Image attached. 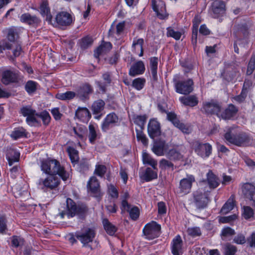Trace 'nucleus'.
<instances>
[{
  "label": "nucleus",
  "mask_w": 255,
  "mask_h": 255,
  "mask_svg": "<svg viewBox=\"0 0 255 255\" xmlns=\"http://www.w3.org/2000/svg\"><path fill=\"white\" fill-rule=\"evenodd\" d=\"M233 127L226 128L224 135V138L228 144H233L237 146H248L252 144V138L249 134L242 132L238 134L233 132Z\"/></svg>",
  "instance_id": "nucleus-1"
},
{
  "label": "nucleus",
  "mask_w": 255,
  "mask_h": 255,
  "mask_svg": "<svg viewBox=\"0 0 255 255\" xmlns=\"http://www.w3.org/2000/svg\"><path fill=\"white\" fill-rule=\"evenodd\" d=\"M89 209L85 204H77L74 200L68 198L66 200V209L59 213L62 218L67 215L68 218L78 216L80 219H84L87 215Z\"/></svg>",
  "instance_id": "nucleus-2"
},
{
  "label": "nucleus",
  "mask_w": 255,
  "mask_h": 255,
  "mask_svg": "<svg viewBox=\"0 0 255 255\" xmlns=\"http://www.w3.org/2000/svg\"><path fill=\"white\" fill-rule=\"evenodd\" d=\"M41 169L43 172L50 175H59L63 181L69 178V173L62 166L59 161L55 159H47L42 161Z\"/></svg>",
  "instance_id": "nucleus-3"
},
{
  "label": "nucleus",
  "mask_w": 255,
  "mask_h": 255,
  "mask_svg": "<svg viewBox=\"0 0 255 255\" xmlns=\"http://www.w3.org/2000/svg\"><path fill=\"white\" fill-rule=\"evenodd\" d=\"M61 181L56 175H50L46 178H40L36 182L37 185L41 189L45 192L52 191V193L56 194L59 191V186Z\"/></svg>",
  "instance_id": "nucleus-4"
},
{
  "label": "nucleus",
  "mask_w": 255,
  "mask_h": 255,
  "mask_svg": "<svg viewBox=\"0 0 255 255\" xmlns=\"http://www.w3.org/2000/svg\"><path fill=\"white\" fill-rule=\"evenodd\" d=\"M96 236V231L94 228L85 227L81 231L75 233L76 238L79 240L84 247H90L89 244L93 242Z\"/></svg>",
  "instance_id": "nucleus-5"
},
{
  "label": "nucleus",
  "mask_w": 255,
  "mask_h": 255,
  "mask_svg": "<svg viewBox=\"0 0 255 255\" xmlns=\"http://www.w3.org/2000/svg\"><path fill=\"white\" fill-rule=\"evenodd\" d=\"M192 203L199 210L206 208L210 202L209 193L202 189H199L194 191L192 193Z\"/></svg>",
  "instance_id": "nucleus-6"
},
{
  "label": "nucleus",
  "mask_w": 255,
  "mask_h": 255,
  "mask_svg": "<svg viewBox=\"0 0 255 255\" xmlns=\"http://www.w3.org/2000/svg\"><path fill=\"white\" fill-rule=\"evenodd\" d=\"M173 82L175 91L178 93L188 95L193 90L194 82L191 79L184 81H178L174 79Z\"/></svg>",
  "instance_id": "nucleus-7"
},
{
  "label": "nucleus",
  "mask_w": 255,
  "mask_h": 255,
  "mask_svg": "<svg viewBox=\"0 0 255 255\" xmlns=\"http://www.w3.org/2000/svg\"><path fill=\"white\" fill-rule=\"evenodd\" d=\"M192 146L195 152L202 158L208 157L212 153V147L209 143L195 140L192 142Z\"/></svg>",
  "instance_id": "nucleus-8"
},
{
  "label": "nucleus",
  "mask_w": 255,
  "mask_h": 255,
  "mask_svg": "<svg viewBox=\"0 0 255 255\" xmlns=\"http://www.w3.org/2000/svg\"><path fill=\"white\" fill-rule=\"evenodd\" d=\"M161 231V226L155 221L146 224L143 229V233L146 239H153L158 237Z\"/></svg>",
  "instance_id": "nucleus-9"
},
{
  "label": "nucleus",
  "mask_w": 255,
  "mask_h": 255,
  "mask_svg": "<svg viewBox=\"0 0 255 255\" xmlns=\"http://www.w3.org/2000/svg\"><path fill=\"white\" fill-rule=\"evenodd\" d=\"M195 181V179L193 175H187L186 178L180 180L179 186L177 188V193L181 195L187 194L190 192L192 183Z\"/></svg>",
  "instance_id": "nucleus-10"
},
{
  "label": "nucleus",
  "mask_w": 255,
  "mask_h": 255,
  "mask_svg": "<svg viewBox=\"0 0 255 255\" xmlns=\"http://www.w3.org/2000/svg\"><path fill=\"white\" fill-rule=\"evenodd\" d=\"M221 110V106L217 102L211 100L209 102H205L203 103V106L201 111L207 115H216L218 117Z\"/></svg>",
  "instance_id": "nucleus-11"
},
{
  "label": "nucleus",
  "mask_w": 255,
  "mask_h": 255,
  "mask_svg": "<svg viewBox=\"0 0 255 255\" xmlns=\"http://www.w3.org/2000/svg\"><path fill=\"white\" fill-rule=\"evenodd\" d=\"M119 124V118L114 112L108 114L101 124V129L106 132L111 128L118 126Z\"/></svg>",
  "instance_id": "nucleus-12"
},
{
  "label": "nucleus",
  "mask_w": 255,
  "mask_h": 255,
  "mask_svg": "<svg viewBox=\"0 0 255 255\" xmlns=\"http://www.w3.org/2000/svg\"><path fill=\"white\" fill-rule=\"evenodd\" d=\"M167 119L171 122L172 124L177 128L179 129L182 132L189 134L191 132L189 126L180 122L178 118L177 115L174 112L167 113Z\"/></svg>",
  "instance_id": "nucleus-13"
},
{
  "label": "nucleus",
  "mask_w": 255,
  "mask_h": 255,
  "mask_svg": "<svg viewBox=\"0 0 255 255\" xmlns=\"http://www.w3.org/2000/svg\"><path fill=\"white\" fill-rule=\"evenodd\" d=\"M153 10L155 12L157 16L160 19L167 18L168 14L165 8V4L162 0H151Z\"/></svg>",
  "instance_id": "nucleus-14"
},
{
  "label": "nucleus",
  "mask_w": 255,
  "mask_h": 255,
  "mask_svg": "<svg viewBox=\"0 0 255 255\" xmlns=\"http://www.w3.org/2000/svg\"><path fill=\"white\" fill-rule=\"evenodd\" d=\"M168 147V144L164 139L158 138L154 141L152 151L157 156H163Z\"/></svg>",
  "instance_id": "nucleus-15"
},
{
  "label": "nucleus",
  "mask_w": 255,
  "mask_h": 255,
  "mask_svg": "<svg viewBox=\"0 0 255 255\" xmlns=\"http://www.w3.org/2000/svg\"><path fill=\"white\" fill-rule=\"evenodd\" d=\"M55 21L59 26L67 27L73 23V17L69 12L61 11L57 14L55 17Z\"/></svg>",
  "instance_id": "nucleus-16"
},
{
  "label": "nucleus",
  "mask_w": 255,
  "mask_h": 255,
  "mask_svg": "<svg viewBox=\"0 0 255 255\" xmlns=\"http://www.w3.org/2000/svg\"><path fill=\"white\" fill-rule=\"evenodd\" d=\"M147 131L152 139L160 135L161 131L160 123L155 119H150L148 124Z\"/></svg>",
  "instance_id": "nucleus-17"
},
{
  "label": "nucleus",
  "mask_w": 255,
  "mask_h": 255,
  "mask_svg": "<svg viewBox=\"0 0 255 255\" xmlns=\"http://www.w3.org/2000/svg\"><path fill=\"white\" fill-rule=\"evenodd\" d=\"M93 92L92 86L89 83L81 85L76 91V95L81 100L85 101L89 99V95Z\"/></svg>",
  "instance_id": "nucleus-18"
},
{
  "label": "nucleus",
  "mask_w": 255,
  "mask_h": 255,
  "mask_svg": "<svg viewBox=\"0 0 255 255\" xmlns=\"http://www.w3.org/2000/svg\"><path fill=\"white\" fill-rule=\"evenodd\" d=\"M213 0L211 5L212 11L211 15L214 18H218L225 12V3L222 0Z\"/></svg>",
  "instance_id": "nucleus-19"
},
{
  "label": "nucleus",
  "mask_w": 255,
  "mask_h": 255,
  "mask_svg": "<svg viewBox=\"0 0 255 255\" xmlns=\"http://www.w3.org/2000/svg\"><path fill=\"white\" fill-rule=\"evenodd\" d=\"M239 111L238 108L234 105L230 104L222 112H220L219 118L224 120H231L234 118Z\"/></svg>",
  "instance_id": "nucleus-20"
},
{
  "label": "nucleus",
  "mask_w": 255,
  "mask_h": 255,
  "mask_svg": "<svg viewBox=\"0 0 255 255\" xmlns=\"http://www.w3.org/2000/svg\"><path fill=\"white\" fill-rule=\"evenodd\" d=\"M171 251L173 255H182L183 254V241L179 235L176 236L171 244Z\"/></svg>",
  "instance_id": "nucleus-21"
},
{
  "label": "nucleus",
  "mask_w": 255,
  "mask_h": 255,
  "mask_svg": "<svg viewBox=\"0 0 255 255\" xmlns=\"http://www.w3.org/2000/svg\"><path fill=\"white\" fill-rule=\"evenodd\" d=\"M242 191L246 198L255 201V186L254 185L250 183H244L242 186Z\"/></svg>",
  "instance_id": "nucleus-22"
},
{
  "label": "nucleus",
  "mask_w": 255,
  "mask_h": 255,
  "mask_svg": "<svg viewBox=\"0 0 255 255\" xmlns=\"http://www.w3.org/2000/svg\"><path fill=\"white\" fill-rule=\"evenodd\" d=\"M87 188L95 196L99 197L101 196L100 183L97 178L95 176H92L87 183Z\"/></svg>",
  "instance_id": "nucleus-23"
},
{
  "label": "nucleus",
  "mask_w": 255,
  "mask_h": 255,
  "mask_svg": "<svg viewBox=\"0 0 255 255\" xmlns=\"http://www.w3.org/2000/svg\"><path fill=\"white\" fill-rule=\"evenodd\" d=\"M105 103L101 99L95 101L92 104L91 109L93 115H96L95 118L100 119L102 116V112L105 108Z\"/></svg>",
  "instance_id": "nucleus-24"
},
{
  "label": "nucleus",
  "mask_w": 255,
  "mask_h": 255,
  "mask_svg": "<svg viewBox=\"0 0 255 255\" xmlns=\"http://www.w3.org/2000/svg\"><path fill=\"white\" fill-rule=\"evenodd\" d=\"M145 66L142 61H138L134 63L130 68L129 75L134 77L136 75H140L145 71Z\"/></svg>",
  "instance_id": "nucleus-25"
},
{
  "label": "nucleus",
  "mask_w": 255,
  "mask_h": 255,
  "mask_svg": "<svg viewBox=\"0 0 255 255\" xmlns=\"http://www.w3.org/2000/svg\"><path fill=\"white\" fill-rule=\"evenodd\" d=\"M16 81L15 73L9 70H6L2 73L1 82L5 85Z\"/></svg>",
  "instance_id": "nucleus-26"
},
{
  "label": "nucleus",
  "mask_w": 255,
  "mask_h": 255,
  "mask_svg": "<svg viewBox=\"0 0 255 255\" xmlns=\"http://www.w3.org/2000/svg\"><path fill=\"white\" fill-rule=\"evenodd\" d=\"M75 117L84 122L91 118V114L87 108L78 107L75 112Z\"/></svg>",
  "instance_id": "nucleus-27"
},
{
  "label": "nucleus",
  "mask_w": 255,
  "mask_h": 255,
  "mask_svg": "<svg viewBox=\"0 0 255 255\" xmlns=\"http://www.w3.org/2000/svg\"><path fill=\"white\" fill-rule=\"evenodd\" d=\"M180 102L185 106L193 107L198 105V99L195 95L183 96L179 98Z\"/></svg>",
  "instance_id": "nucleus-28"
},
{
  "label": "nucleus",
  "mask_w": 255,
  "mask_h": 255,
  "mask_svg": "<svg viewBox=\"0 0 255 255\" xmlns=\"http://www.w3.org/2000/svg\"><path fill=\"white\" fill-rule=\"evenodd\" d=\"M20 21L26 23L30 25H37L38 24L40 20L35 15H31L29 13H24L20 17Z\"/></svg>",
  "instance_id": "nucleus-29"
},
{
  "label": "nucleus",
  "mask_w": 255,
  "mask_h": 255,
  "mask_svg": "<svg viewBox=\"0 0 255 255\" xmlns=\"http://www.w3.org/2000/svg\"><path fill=\"white\" fill-rule=\"evenodd\" d=\"M144 39L143 38H134L133 40L132 47L134 49V52L141 57L143 55Z\"/></svg>",
  "instance_id": "nucleus-30"
},
{
  "label": "nucleus",
  "mask_w": 255,
  "mask_h": 255,
  "mask_svg": "<svg viewBox=\"0 0 255 255\" xmlns=\"http://www.w3.org/2000/svg\"><path fill=\"white\" fill-rule=\"evenodd\" d=\"M207 180L210 188L215 189L220 184V180L212 170L207 173Z\"/></svg>",
  "instance_id": "nucleus-31"
},
{
  "label": "nucleus",
  "mask_w": 255,
  "mask_h": 255,
  "mask_svg": "<svg viewBox=\"0 0 255 255\" xmlns=\"http://www.w3.org/2000/svg\"><path fill=\"white\" fill-rule=\"evenodd\" d=\"M102 223L107 233L110 236H114L117 231L118 228L106 218L103 220Z\"/></svg>",
  "instance_id": "nucleus-32"
},
{
  "label": "nucleus",
  "mask_w": 255,
  "mask_h": 255,
  "mask_svg": "<svg viewBox=\"0 0 255 255\" xmlns=\"http://www.w3.org/2000/svg\"><path fill=\"white\" fill-rule=\"evenodd\" d=\"M102 77L105 81V83H103L100 81H97L96 83L99 89L102 91L105 92L106 86L111 83V74L110 72H106L103 74Z\"/></svg>",
  "instance_id": "nucleus-33"
},
{
  "label": "nucleus",
  "mask_w": 255,
  "mask_h": 255,
  "mask_svg": "<svg viewBox=\"0 0 255 255\" xmlns=\"http://www.w3.org/2000/svg\"><path fill=\"white\" fill-rule=\"evenodd\" d=\"M157 64L158 58L157 57H153L150 59V71L152 80L154 82H156L158 79L157 75Z\"/></svg>",
  "instance_id": "nucleus-34"
},
{
  "label": "nucleus",
  "mask_w": 255,
  "mask_h": 255,
  "mask_svg": "<svg viewBox=\"0 0 255 255\" xmlns=\"http://www.w3.org/2000/svg\"><path fill=\"white\" fill-rule=\"evenodd\" d=\"M157 171L158 169L154 170L150 167L146 168L143 175V179L146 182H149L156 179L157 178Z\"/></svg>",
  "instance_id": "nucleus-35"
},
{
  "label": "nucleus",
  "mask_w": 255,
  "mask_h": 255,
  "mask_svg": "<svg viewBox=\"0 0 255 255\" xmlns=\"http://www.w3.org/2000/svg\"><path fill=\"white\" fill-rule=\"evenodd\" d=\"M142 161L144 164L151 166L154 170H157V161L153 158L149 154L146 152L142 154Z\"/></svg>",
  "instance_id": "nucleus-36"
},
{
  "label": "nucleus",
  "mask_w": 255,
  "mask_h": 255,
  "mask_svg": "<svg viewBox=\"0 0 255 255\" xmlns=\"http://www.w3.org/2000/svg\"><path fill=\"white\" fill-rule=\"evenodd\" d=\"M235 206L234 196L232 195L226 203L222 207L221 212L223 214H226L233 209Z\"/></svg>",
  "instance_id": "nucleus-37"
},
{
  "label": "nucleus",
  "mask_w": 255,
  "mask_h": 255,
  "mask_svg": "<svg viewBox=\"0 0 255 255\" xmlns=\"http://www.w3.org/2000/svg\"><path fill=\"white\" fill-rule=\"evenodd\" d=\"M6 158L9 166L16 162V150L11 147H7L6 152Z\"/></svg>",
  "instance_id": "nucleus-38"
},
{
  "label": "nucleus",
  "mask_w": 255,
  "mask_h": 255,
  "mask_svg": "<svg viewBox=\"0 0 255 255\" xmlns=\"http://www.w3.org/2000/svg\"><path fill=\"white\" fill-rule=\"evenodd\" d=\"M36 116L41 119L43 125L47 126L50 124L51 118L47 111L44 110L41 112L36 113Z\"/></svg>",
  "instance_id": "nucleus-39"
},
{
  "label": "nucleus",
  "mask_w": 255,
  "mask_h": 255,
  "mask_svg": "<svg viewBox=\"0 0 255 255\" xmlns=\"http://www.w3.org/2000/svg\"><path fill=\"white\" fill-rule=\"evenodd\" d=\"M147 117L146 115H135L133 118L134 123L139 127L140 129H143Z\"/></svg>",
  "instance_id": "nucleus-40"
},
{
  "label": "nucleus",
  "mask_w": 255,
  "mask_h": 255,
  "mask_svg": "<svg viewBox=\"0 0 255 255\" xmlns=\"http://www.w3.org/2000/svg\"><path fill=\"white\" fill-rule=\"evenodd\" d=\"M67 151L70 157L71 162L73 164L76 163L78 160V152L74 147L69 146L67 148Z\"/></svg>",
  "instance_id": "nucleus-41"
},
{
  "label": "nucleus",
  "mask_w": 255,
  "mask_h": 255,
  "mask_svg": "<svg viewBox=\"0 0 255 255\" xmlns=\"http://www.w3.org/2000/svg\"><path fill=\"white\" fill-rule=\"evenodd\" d=\"M167 157L170 160H179L182 158V155L176 149H170L166 153Z\"/></svg>",
  "instance_id": "nucleus-42"
},
{
  "label": "nucleus",
  "mask_w": 255,
  "mask_h": 255,
  "mask_svg": "<svg viewBox=\"0 0 255 255\" xmlns=\"http://www.w3.org/2000/svg\"><path fill=\"white\" fill-rule=\"evenodd\" d=\"M89 133L88 135L89 140L91 143L94 144L98 137V134L93 125L89 126Z\"/></svg>",
  "instance_id": "nucleus-43"
},
{
  "label": "nucleus",
  "mask_w": 255,
  "mask_h": 255,
  "mask_svg": "<svg viewBox=\"0 0 255 255\" xmlns=\"http://www.w3.org/2000/svg\"><path fill=\"white\" fill-rule=\"evenodd\" d=\"M159 167L161 170L171 169L174 170V164L171 161L164 159H161L159 162Z\"/></svg>",
  "instance_id": "nucleus-44"
},
{
  "label": "nucleus",
  "mask_w": 255,
  "mask_h": 255,
  "mask_svg": "<svg viewBox=\"0 0 255 255\" xmlns=\"http://www.w3.org/2000/svg\"><path fill=\"white\" fill-rule=\"evenodd\" d=\"M76 95V93L72 91H67L64 93L58 94L56 98L61 100H69L73 99Z\"/></svg>",
  "instance_id": "nucleus-45"
},
{
  "label": "nucleus",
  "mask_w": 255,
  "mask_h": 255,
  "mask_svg": "<svg viewBox=\"0 0 255 255\" xmlns=\"http://www.w3.org/2000/svg\"><path fill=\"white\" fill-rule=\"evenodd\" d=\"M193 26H192V38L191 41L193 45H196L197 44V35H198V26L199 22H196L195 20L193 21Z\"/></svg>",
  "instance_id": "nucleus-46"
},
{
  "label": "nucleus",
  "mask_w": 255,
  "mask_h": 255,
  "mask_svg": "<svg viewBox=\"0 0 255 255\" xmlns=\"http://www.w3.org/2000/svg\"><path fill=\"white\" fill-rule=\"evenodd\" d=\"M224 255H234L237 251V247L230 243L224 246Z\"/></svg>",
  "instance_id": "nucleus-47"
},
{
  "label": "nucleus",
  "mask_w": 255,
  "mask_h": 255,
  "mask_svg": "<svg viewBox=\"0 0 255 255\" xmlns=\"http://www.w3.org/2000/svg\"><path fill=\"white\" fill-rule=\"evenodd\" d=\"M145 83V79L144 78H137L134 79L132 83V86L137 90H141Z\"/></svg>",
  "instance_id": "nucleus-48"
},
{
  "label": "nucleus",
  "mask_w": 255,
  "mask_h": 255,
  "mask_svg": "<svg viewBox=\"0 0 255 255\" xmlns=\"http://www.w3.org/2000/svg\"><path fill=\"white\" fill-rule=\"evenodd\" d=\"M36 111L33 109L30 106L23 107L20 109V113L24 117H28L32 115H36Z\"/></svg>",
  "instance_id": "nucleus-49"
},
{
  "label": "nucleus",
  "mask_w": 255,
  "mask_h": 255,
  "mask_svg": "<svg viewBox=\"0 0 255 255\" xmlns=\"http://www.w3.org/2000/svg\"><path fill=\"white\" fill-rule=\"evenodd\" d=\"M143 129H136V138L138 141H140L144 145L148 144V140L146 136V135L143 132Z\"/></svg>",
  "instance_id": "nucleus-50"
},
{
  "label": "nucleus",
  "mask_w": 255,
  "mask_h": 255,
  "mask_svg": "<svg viewBox=\"0 0 255 255\" xmlns=\"http://www.w3.org/2000/svg\"><path fill=\"white\" fill-rule=\"evenodd\" d=\"M254 211L251 207L244 206L243 207L242 216L245 219L248 220L251 218L254 217Z\"/></svg>",
  "instance_id": "nucleus-51"
},
{
  "label": "nucleus",
  "mask_w": 255,
  "mask_h": 255,
  "mask_svg": "<svg viewBox=\"0 0 255 255\" xmlns=\"http://www.w3.org/2000/svg\"><path fill=\"white\" fill-rule=\"evenodd\" d=\"M36 115H32L26 118V122L30 126H40L41 125L40 121L36 119Z\"/></svg>",
  "instance_id": "nucleus-52"
},
{
  "label": "nucleus",
  "mask_w": 255,
  "mask_h": 255,
  "mask_svg": "<svg viewBox=\"0 0 255 255\" xmlns=\"http://www.w3.org/2000/svg\"><path fill=\"white\" fill-rule=\"evenodd\" d=\"M37 83L29 80L25 85V89L28 94H32L34 93L37 89Z\"/></svg>",
  "instance_id": "nucleus-53"
},
{
  "label": "nucleus",
  "mask_w": 255,
  "mask_h": 255,
  "mask_svg": "<svg viewBox=\"0 0 255 255\" xmlns=\"http://www.w3.org/2000/svg\"><path fill=\"white\" fill-rule=\"evenodd\" d=\"M93 42V40L91 36H85L81 39L80 46L83 49H87L91 46Z\"/></svg>",
  "instance_id": "nucleus-54"
},
{
  "label": "nucleus",
  "mask_w": 255,
  "mask_h": 255,
  "mask_svg": "<svg viewBox=\"0 0 255 255\" xmlns=\"http://www.w3.org/2000/svg\"><path fill=\"white\" fill-rule=\"evenodd\" d=\"M181 35L182 33L180 32L175 30L171 27L167 28V36L168 37H171L176 40H179L181 38Z\"/></svg>",
  "instance_id": "nucleus-55"
},
{
  "label": "nucleus",
  "mask_w": 255,
  "mask_h": 255,
  "mask_svg": "<svg viewBox=\"0 0 255 255\" xmlns=\"http://www.w3.org/2000/svg\"><path fill=\"white\" fill-rule=\"evenodd\" d=\"M6 32V38L7 40L11 42H15V35L16 34V29L14 27H9L5 30Z\"/></svg>",
  "instance_id": "nucleus-56"
},
{
  "label": "nucleus",
  "mask_w": 255,
  "mask_h": 255,
  "mask_svg": "<svg viewBox=\"0 0 255 255\" xmlns=\"http://www.w3.org/2000/svg\"><path fill=\"white\" fill-rule=\"evenodd\" d=\"M107 172V167L104 165L97 164L96 165V168L94 173L101 177H103L106 172Z\"/></svg>",
  "instance_id": "nucleus-57"
},
{
  "label": "nucleus",
  "mask_w": 255,
  "mask_h": 255,
  "mask_svg": "<svg viewBox=\"0 0 255 255\" xmlns=\"http://www.w3.org/2000/svg\"><path fill=\"white\" fill-rule=\"evenodd\" d=\"M129 214L131 219L134 221L136 220L139 215V210L137 207L134 206L130 208L127 211Z\"/></svg>",
  "instance_id": "nucleus-58"
},
{
  "label": "nucleus",
  "mask_w": 255,
  "mask_h": 255,
  "mask_svg": "<svg viewBox=\"0 0 255 255\" xmlns=\"http://www.w3.org/2000/svg\"><path fill=\"white\" fill-rule=\"evenodd\" d=\"M79 170L81 172H85L89 170L90 164L86 159H82L79 163Z\"/></svg>",
  "instance_id": "nucleus-59"
},
{
  "label": "nucleus",
  "mask_w": 255,
  "mask_h": 255,
  "mask_svg": "<svg viewBox=\"0 0 255 255\" xmlns=\"http://www.w3.org/2000/svg\"><path fill=\"white\" fill-rule=\"evenodd\" d=\"M248 91L245 88H243L241 94L236 96L233 99L238 103H242L245 101L247 98Z\"/></svg>",
  "instance_id": "nucleus-60"
},
{
  "label": "nucleus",
  "mask_w": 255,
  "mask_h": 255,
  "mask_svg": "<svg viewBox=\"0 0 255 255\" xmlns=\"http://www.w3.org/2000/svg\"><path fill=\"white\" fill-rule=\"evenodd\" d=\"M235 234V231L230 227L224 228L221 233L222 238H227Z\"/></svg>",
  "instance_id": "nucleus-61"
},
{
  "label": "nucleus",
  "mask_w": 255,
  "mask_h": 255,
  "mask_svg": "<svg viewBox=\"0 0 255 255\" xmlns=\"http://www.w3.org/2000/svg\"><path fill=\"white\" fill-rule=\"evenodd\" d=\"M255 69V58L253 56L251 57L248 64L247 74L248 75H251L254 70Z\"/></svg>",
  "instance_id": "nucleus-62"
},
{
  "label": "nucleus",
  "mask_w": 255,
  "mask_h": 255,
  "mask_svg": "<svg viewBox=\"0 0 255 255\" xmlns=\"http://www.w3.org/2000/svg\"><path fill=\"white\" fill-rule=\"evenodd\" d=\"M187 232L189 235L193 237L200 236L201 234V230L199 227L189 228L187 230Z\"/></svg>",
  "instance_id": "nucleus-63"
},
{
  "label": "nucleus",
  "mask_w": 255,
  "mask_h": 255,
  "mask_svg": "<svg viewBox=\"0 0 255 255\" xmlns=\"http://www.w3.org/2000/svg\"><path fill=\"white\" fill-rule=\"evenodd\" d=\"M40 12L43 15L47 14L50 12V8L48 6L47 1H43L40 6Z\"/></svg>",
  "instance_id": "nucleus-64"
}]
</instances>
